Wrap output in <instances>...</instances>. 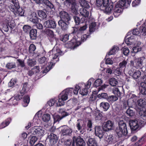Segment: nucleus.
<instances>
[{
	"label": "nucleus",
	"instance_id": "69168bd1",
	"mask_svg": "<svg viewBox=\"0 0 146 146\" xmlns=\"http://www.w3.org/2000/svg\"><path fill=\"white\" fill-rule=\"evenodd\" d=\"M116 5H118L119 6H120L121 7H125V1L124 0H120L117 3Z\"/></svg>",
	"mask_w": 146,
	"mask_h": 146
},
{
	"label": "nucleus",
	"instance_id": "bf43d9fd",
	"mask_svg": "<svg viewBox=\"0 0 146 146\" xmlns=\"http://www.w3.org/2000/svg\"><path fill=\"white\" fill-rule=\"evenodd\" d=\"M16 12L17 14L21 16H23L24 13V11L22 8H18L16 9Z\"/></svg>",
	"mask_w": 146,
	"mask_h": 146
},
{
	"label": "nucleus",
	"instance_id": "f3484780",
	"mask_svg": "<svg viewBox=\"0 0 146 146\" xmlns=\"http://www.w3.org/2000/svg\"><path fill=\"white\" fill-rule=\"evenodd\" d=\"M87 143L88 146H98L97 143L94 138L90 137Z\"/></svg>",
	"mask_w": 146,
	"mask_h": 146
},
{
	"label": "nucleus",
	"instance_id": "7c9ffc66",
	"mask_svg": "<svg viewBox=\"0 0 146 146\" xmlns=\"http://www.w3.org/2000/svg\"><path fill=\"white\" fill-rule=\"evenodd\" d=\"M40 2L41 1L43 3L51 9L52 8L54 7L53 5L48 0H40Z\"/></svg>",
	"mask_w": 146,
	"mask_h": 146
},
{
	"label": "nucleus",
	"instance_id": "dca6fc26",
	"mask_svg": "<svg viewBox=\"0 0 146 146\" xmlns=\"http://www.w3.org/2000/svg\"><path fill=\"white\" fill-rule=\"evenodd\" d=\"M62 20H60L58 22L59 25L61 27L62 29L63 30H67L68 28V23Z\"/></svg>",
	"mask_w": 146,
	"mask_h": 146
},
{
	"label": "nucleus",
	"instance_id": "052dcab7",
	"mask_svg": "<svg viewBox=\"0 0 146 146\" xmlns=\"http://www.w3.org/2000/svg\"><path fill=\"white\" fill-rule=\"evenodd\" d=\"M127 113L129 116H132L134 114V113L133 110L130 109H128L126 111Z\"/></svg>",
	"mask_w": 146,
	"mask_h": 146
},
{
	"label": "nucleus",
	"instance_id": "6ab92c4d",
	"mask_svg": "<svg viewBox=\"0 0 146 146\" xmlns=\"http://www.w3.org/2000/svg\"><path fill=\"white\" fill-rule=\"evenodd\" d=\"M37 31L36 29H31L30 32V36L32 40H35L36 39L37 36Z\"/></svg>",
	"mask_w": 146,
	"mask_h": 146
},
{
	"label": "nucleus",
	"instance_id": "f8f14e48",
	"mask_svg": "<svg viewBox=\"0 0 146 146\" xmlns=\"http://www.w3.org/2000/svg\"><path fill=\"white\" fill-rule=\"evenodd\" d=\"M62 127H64V129L62 130L60 132L62 135L70 136L69 135L72 132L71 129L65 125L63 126Z\"/></svg>",
	"mask_w": 146,
	"mask_h": 146
},
{
	"label": "nucleus",
	"instance_id": "2f4dec72",
	"mask_svg": "<svg viewBox=\"0 0 146 146\" xmlns=\"http://www.w3.org/2000/svg\"><path fill=\"white\" fill-rule=\"evenodd\" d=\"M30 101V98L28 96H25L24 98L23 102L24 103L23 104V106L24 107L27 106L28 104L29 103Z\"/></svg>",
	"mask_w": 146,
	"mask_h": 146
},
{
	"label": "nucleus",
	"instance_id": "473e14b6",
	"mask_svg": "<svg viewBox=\"0 0 146 146\" xmlns=\"http://www.w3.org/2000/svg\"><path fill=\"white\" fill-rule=\"evenodd\" d=\"M144 137H141L134 145V146H141L144 143Z\"/></svg>",
	"mask_w": 146,
	"mask_h": 146
},
{
	"label": "nucleus",
	"instance_id": "393cba45",
	"mask_svg": "<svg viewBox=\"0 0 146 146\" xmlns=\"http://www.w3.org/2000/svg\"><path fill=\"white\" fill-rule=\"evenodd\" d=\"M141 92L143 95H146V83L142 82L141 84Z\"/></svg>",
	"mask_w": 146,
	"mask_h": 146
},
{
	"label": "nucleus",
	"instance_id": "c756f323",
	"mask_svg": "<svg viewBox=\"0 0 146 146\" xmlns=\"http://www.w3.org/2000/svg\"><path fill=\"white\" fill-rule=\"evenodd\" d=\"M119 50L118 47L117 46H113L108 53V55L113 54L117 52Z\"/></svg>",
	"mask_w": 146,
	"mask_h": 146
},
{
	"label": "nucleus",
	"instance_id": "7ed1b4c3",
	"mask_svg": "<svg viewBox=\"0 0 146 146\" xmlns=\"http://www.w3.org/2000/svg\"><path fill=\"white\" fill-rule=\"evenodd\" d=\"M144 124V121L141 120L138 121L136 120H131L129 122V124L131 129L134 131L141 127L142 125Z\"/></svg>",
	"mask_w": 146,
	"mask_h": 146
},
{
	"label": "nucleus",
	"instance_id": "4d7b16f0",
	"mask_svg": "<svg viewBox=\"0 0 146 146\" xmlns=\"http://www.w3.org/2000/svg\"><path fill=\"white\" fill-rule=\"evenodd\" d=\"M38 139L37 137H31V139L30 140L29 143L31 145H33L37 141Z\"/></svg>",
	"mask_w": 146,
	"mask_h": 146
},
{
	"label": "nucleus",
	"instance_id": "864d4df0",
	"mask_svg": "<svg viewBox=\"0 0 146 146\" xmlns=\"http://www.w3.org/2000/svg\"><path fill=\"white\" fill-rule=\"evenodd\" d=\"M87 127L88 130L90 131H92V123L91 120H89L88 121L87 123Z\"/></svg>",
	"mask_w": 146,
	"mask_h": 146
},
{
	"label": "nucleus",
	"instance_id": "3c124183",
	"mask_svg": "<svg viewBox=\"0 0 146 146\" xmlns=\"http://www.w3.org/2000/svg\"><path fill=\"white\" fill-rule=\"evenodd\" d=\"M102 83V81L100 79L96 80L94 82V85L96 87L100 86Z\"/></svg>",
	"mask_w": 146,
	"mask_h": 146
},
{
	"label": "nucleus",
	"instance_id": "aec40b11",
	"mask_svg": "<svg viewBox=\"0 0 146 146\" xmlns=\"http://www.w3.org/2000/svg\"><path fill=\"white\" fill-rule=\"evenodd\" d=\"M95 133L96 136L99 137H102V132L101 127L100 126H97L95 128Z\"/></svg>",
	"mask_w": 146,
	"mask_h": 146
},
{
	"label": "nucleus",
	"instance_id": "6e6d98bb",
	"mask_svg": "<svg viewBox=\"0 0 146 146\" xmlns=\"http://www.w3.org/2000/svg\"><path fill=\"white\" fill-rule=\"evenodd\" d=\"M141 50V48L140 46H135L133 48V52L134 53H137Z\"/></svg>",
	"mask_w": 146,
	"mask_h": 146
},
{
	"label": "nucleus",
	"instance_id": "49530a36",
	"mask_svg": "<svg viewBox=\"0 0 146 146\" xmlns=\"http://www.w3.org/2000/svg\"><path fill=\"white\" fill-rule=\"evenodd\" d=\"M77 100L76 99L73 98L70 99L67 102L68 104H70L72 106H74L77 103Z\"/></svg>",
	"mask_w": 146,
	"mask_h": 146
},
{
	"label": "nucleus",
	"instance_id": "4be33fe9",
	"mask_svg": "<svg viewBox=\"0 0 146 146\" xmlns=\"http://www.w3.org/2000/svg\"><path fill=\"white\" fill-rule=\"evenodd\" d=\"M128 62V59H127L126 60H123L119 63V67L121 68V70L123 69V70L124 71L126 65L127 64Z\"/></svg>",
	"mask_w": 146,
	"mask_h": 146
},
{
	"label": "nucleus",
	"instance_id": "58836bf2",
	"mask_svg": "<svg viewBox=\"0 0 146 146\" xmlns=\"http://www.w3.org/2000/svg\"><path fill=\"white\" fill-rule=\"evenodd\" d=\"M38 15L42 19H44L47 17V15L45 12L41 10H39L38 11Z\"/></svg>",
	"mask_w": 146,
	"mask_h": 146
},
{
	"label": "nucleus",
	"instance_id": "c9c22d12",
	"mask_svg": "<svg viewBox=\"0 0 146 146\" xmlns=\"http://www.w3.org/2000/svg\"><path fill=\"white\" fill-rule=\"evenodd\" d=\"M58 137H47L46 139L48 138L50 140V142L51 145H54L58 141Z\"/></svg>",
	"mask_w": 146,
	"mask_h": 146
},
{
	"label": "nucleus",
	"instance_id": "5fc2aeb1",
	"mask_svg": "<svg viewBox=\"0 0 146 146\" xmlns=\"http://www.w3.org/2000/svg\"><path fill=\"white\" fill-rule=\"evenodd\" d=\"M124 71L123 69L121 70V68L118 67L116 69L115 72L116 75H119L121 74L122 72H124Z\"/></svg>",
	"mask_w": 146,
	"mask_h": 146
},
{
	"label": "nucleus",
	"instance_id": "39448f33",
	"mask_svg": "<svg viewBox=\"0 0 146 146\" xmlns=\"http://www.w3.org/2000/svg\"><path fill=\"white\" fill-rule=\"evenodd\" d=\"M145 59V58L143 57H141L140 58H135L134 62L133 61H130L131 65L130 66L131 67H134V62L135 64V66L137 69H139L142 67V63L143 60Z\"/></svg>",
	"mask_w": 146,
	"mask_h": 146
},
{
	"label": "nucleus",
	"instance_id": "a19ab883",
	"mask_svg": "<svg viewBox=\"0 0 146 146\" xmlns=\"http://www.w3.org/2000/svg\"><path fill=\"white\" fill-rule=\"evenodd\" d=\"M96 24L95 22H92L89 25V31L90 32L94 31L95 29Z\"/></svg>",
	"mask_w": 146,
	"mask_h": 146
},
{
	"label": "nucleus",
	"instance_id": "9d476101",
	"mask_svg": "<svg viewBox=\"0 0 146 146\" xmlns=\"http://www.w3.org/2000/svg\"><path fill=\"white\" fill-rule=\"evenodd\" d=\"M117 141L116 137H105L102 142L104 144L102 146H106L108 144L114 143Z\"/></svg>",
	"mask_w": 146,
	"mask_h": 146
},
{
	"label": "nucleus",
	"instance_id": "a18cd8bd",
	"mask_svg": "<svg viewBox=\"0 0 146 146\" xmlns=\"http://www.w3.org/2000/svg\"><path fill=\"white\" fill-rule=\"evenodd\" d=\"M118 99L117 97L112 96H109L108 98V100L109 102H113L116 101Z\"/></svg>",
	"mask_w": 146,
	"mask_h": 146
},
{
	"label": "nucleus",
	"instance_id": "09e8293b",
	"mask_svg": "<svg viewBox=\"0 0 146 146\" xmlns=\"http://www.w3.org/2000/svg\"><path fill=\"white\" fill-rule=\"evenodd\" d=\"M94 115L95 116V118L96 120L100 119L102 117V114L98 112H96L94 113Z\"/></svg>",
	"mask_w": 146,
	"mask_h": 146
},
{
	"label": "nucleus",
	"instance_id": "72a5a7b5",
	"mask_svg": "<svg viewBox=\"0 0 146 146\" xmlns=\"http://www.w3.org/2000/svg\"><path fill=\"white\" fill-rule=\"evenodd\" d=\"M8 120L6 121L5 122H3L0 125V129L3 128L7 126L9 123L10 121L11 120V119L8 118Z\"/></svg>",
	"mask_w": 146,
	"mask_h": 146
},
{
	"label": "nucleus",
	"instance_id": "680f3d73",
	"mask_svg": "<svg viewBox=\"0 0 146 146\" xmlns=\"http://www.w3.org/2000/svg\"><path fill=\"white\" fill-rule=\"evenodd\" d=\"M36 48L35 45L33 44H31L29 47V51L30 52H32L35 50Z\"/></svg>",
	"mask_w": 146,
	"mask_h": 146
},
{
	"label": "nucleus",
	"instance_id": "b1692460",
	"mask_svg": "<svg viewBox=\"0 0 146 146\" xmlns=\"http://www.w3.org/2000/svg\"><path fill=\"white\" fill-rule=\"evenodd\" d=\"M80 14L85 17H88L89 15V12L85 9L82 8L80 10Z\"/></svg>",
	"mask_w": 146,
	"mask_h": 146
},
{
	"label": "nucleus",
	"instance_id": "f257e3e1",
	"mask_svg": "<svg viewBox=\"0 0 146 146\" xmlns=\"http://www.w3.org/2000/svg\"><path fill=\"white\" fill-rule=\"evenodd\" d=\"M119 127L117 128L116 131L119 137L126 136L127 133L126 125L123 121L119 123Z\"/></svg>",
	"mask_w": 146,
	"mask_h": 146
},
{
	"label": "nucleus",
	"instance_id": "37998d69",
	"mask_svg": "<svg viewBox=\"0 0 146 146\" xmlns=\"http://www.w3.org/2000/svg\"><path fill=\"white\" fill-rule=\"evenodd\" d=\"M137 99V97L135 94H131L130 98L128 100V102L133 101V103H135L136 102Z\"/></svg>",
	"mask_w": 146,
	"mask_h": 146
},
{
	"label": "nucleus",
	"instance_id": "423d86ee",
	"mask_svg": "<svg viewBox=\"0 0 146 146\" xmlns=\"http://www.w3.org/2000/svg\"><path fill=\"white\" fill-rule=\"evenodd\" d=\"M77 40L74 38H73L70 41L68 42L65 44L66 47L68 48H74L81 44V42L78 38Z\"/></svg>",
	"mask_w": 146,
	"mask_h": 146
},
{
	"label": "nucleus",
	"instance_id": "f03ea898",
	"mask_svg": "<svg viewBox=\"0 0 146 146\" xmlns=\"http://www.w3.org/2000/svg\"><path fill=\"white\" fill-rule=\"evenodd\" d=\"M69 89H67L63 91L60 94L58 102L56 104L58 106H63L64 104V101L67 100L68 98V95L69 94L70 91Z\"/></svg>",
	"mask_w": 146,
	"mask_h": 146
},
{
	"label": "nucleus",
	"instance_id": "ddd939ff",
	"mask_svg": "<svg viewBox=\"0 0 146 146\" xmlns=\"http://www.w3.org/2000/svg\"><path fill=\"white\" fill-rule=\"evenodd\" d=\"M123 9L120 6L118 5H116L114 9L113 14L115 17H117L119 15L120 13L122 11Z\"/></svg>",
	"mask_w": 146,
	"mask_h": 146
},
{
	"label": "nucleus",
	"instance_id": "5701e85b",
	"mask_svg": "<svg viewBox=\"0 0 146 146\" xmlns=\"http://www.w3.org/2000/svg\"><path fill=\"white\" fill-rule=\"evenodd\" d=\"M100 106L101 108H103L105 111H107L110 106L109 104L106 102H101L100 104Z\"/></svg>",
	"mask_w": 146,
	"mask_h": 146
},
{
	"label": "nucleus",
	"instance_id": "603ef678",
	"mask_svg": "<svg viewBox=\"0 0 146 146\" xmlns=\"http://www.w3.org/2000/svg\"><path fill=\"white\" fill-rule=\"evenodd\" d=\"M17 82V80L16 79H12L8 83L9 86L12 87Z\"/></svg>",
	"mask_w": 146,
	"mask_h": 146
},
{
	"label": "nucleus",
	"instance_id": "de8ad7c7",
	"mask_svg": "<svg viewBox=\"0 0 146 146\" xmlns=\"http://www.w3.org/2000/svg\"><path fill=\"white\" fill-rule=\"evenodd\" d=\"M6 67L9 69L15 68L16 67V65L14 63H8L6 65Z\"/></svg>",
	"mask_w": 146,
	"mask_h": 146
},
{
	"label": "nucleus",
	"instance_id": "6e6552de",
	"mask_svg": "<svg viewBox=\"0 0 146 146\" xmlns=\"http://www.w3.org/2000/svg\"><path fill=\"white\" fill-rule=\"evenodd\" d=\"M59 16L61 18L60 20H62L68 23L71 20V18L67 12L64 11H62L60 12Z\"/></svg>",
	"mask_w": 146,
	"mask_h": 146
},
{
	"label": "nucleus",
	"instance_id": "338daca9",
	"mask_svg": "<svg viewBox=\"0 0 146 146\" xmlns=\"http://www.w3.org/2000/svg\"><path fill=\"white\" fill-rule=\"evenodd\" d=\"M123 52L124 55L127 56L129 53V51L128 48H123Z\"/></svg>",
	"mask_w": 146,
	"mask_h": 146
},
{
	"label": "nucleus",
	"instance_id": "ea45409f",
	"mask_svg": "<svg viewBox=\"0 0 146 146\" xmlns=\"http://www.w3.org/2000/svg\"><path fill=\"white\" fill-rule=\"evenodd\" d=\"M27 63L28 65L31 67H32L36 64V61L32 59H28Z\"/></svg>",
	"mask_w": 146,
	"mask_h": 146
},
{
	"label": "nucleus",
	"instance_id": "8fccbe9b",
	"mask_svg": "<svg viewBox=\"0 0 146 146\" xmlns=\"http://www.w3.org/2000/svg\"><path fill=\"white\" fill-rule=\"evenodd\" d=\"M138 105L142 107H144L145 104V101L142 99H140L137 101Z\"/></svg>",
	"mask_w": 146,
	"mask_h": 146
},
{
	"label": "nucleus",
	"instance_id": "0e129e2a",
	"mask_svg": "<svg viewBox=\"0 0 146 146\" xmlns=\"http://www.w3.org/2000/svg\"><path fill=\"white\" fill-rule=\"evenodd\" d=\"M31 29V27L28 25H25L23 27V30L26 33L29 32Z\"/></svg>",
	"mask_w": 146,
	"mask_h": 146
},
{
	"label": "nucleus",
	"instance_id": "2eb2a0df",
	"mask_svg": "<svg viewBox=\"0 0 146 146\" xmlns=\"http://www.w3.org/2000/svg\"><path fill=\"white\" fill-rule=\"evenodd\" d=\"M29 18L30 21L34 23H36L38 22V19L36 17V14L35 12H33L29 16Z\"/></svg>",
	"mask_w": 146,
	"mask_h": 146
},
{
	"label": "nucleus",
	"instance_id": "774afa93",
	"mask_svg": "<svg viewBox=\"0 0 146 146\" xmlns=\"http://www.w3.org/2000/svg\"><path fill=\"white\" fill-rule=\"evenodd\" d=\"M46 34L48 35L51 37H53L54 36L53 32L51 30H47L46 31Z\"/></svg>",
	"mask_w": 146,
	"mask_h": 146
},
{
	"label": "nucleus",
	"instance_id": "c03bdc74",
	"mask_svg": "<svg viewBox=\"0 0 146 146\" xmlns=\"http://www.w3.org/2000/svg\"><path fill=\"white\" fill-rule=\"evenodd\" d=\"M140 35L143 36L146 35V26L141 27H140Z\"/></svg>",
	"mask_w": 146,
	"mask_h": 146
},
{
	"label": "nucleus",
	"instance_id": "79ce46f5",
	"mask_svg": "<svg viewBox=\"0 0 146 146\" xmlns=\"http://www.w3.org/2000/svg\"><path fill=\"white\" fill-rule=\"evenodd\" d=\"M141 75V72L139 70L135 71V72L132 76L134 78L137 79L139 78Z\"/></svg>",
	"mask_w": 146,
	"mask_h": 146
},
{
	"label": "nucleus",
	"instance_id": "cd10ccee",
	"mask_svg": "<svg viewBox=\"0 0 146 146\" xmlns=\"http://www.w3.org/2000/svg\"><path fill=\"white\" fill-rule=\"evenodd\" d=\"M105 7V12L107 13H110L113 9V7L111 4H110L109 3L106 7Z\"/></svg>",
	"mask_w": 146,
	"mask_h": 146
},
{
	"label": "nucleus",
	"instance_id": "c85d7f7f",
	"mask_svg": "<svg viewBox=\"0 0 146 146\" xmlns=\"http://www.w3.org/2000/svg\"><path fill=\"white\" fill-rule=\"evenodd\" d=\"M43 121L46 122H48L50 119V116L48 113L44 114L42 116Z\"/></svg>",
	"mask_w": 146,
	"mask_h": 146
},
{
	"label": "nucleus",
	"instance_id": "412c9836",
	"mask_svg": "<svg viewBox=\"0 0 146 146\" xmlns=\"http://www.w3.org/2000/svg\"><path fill=\"white\" fill-rule=\"evenodd\" d=\"M22 98V96H19V95H18L15 97L11 98L10 99L9 101L11 102L12 104L14 105L16 104L17 101L20 100Z\"/></svg>",
	"mask_w": 146,
	"mask_h": 146
},
{
	"label": "nucleus",
	"instance_id": "f704fd0d",
	"mask_svg": "<svg viewBox=\"0 0 146 146\" xmlns=\"http://www.w3.org/2000/svg\"><path fill=\"white\" fill-rule=\"evenodd\" d=\"M109 83L111 86H115L117 84L118 82L116 79L112 78L110 79Z\"/></svg>",
	"mask_w": 146,
	"mask_h": 146
},
{
	"label": "nucleus",
	"instance_id": "e433bc0d",
	"mask_svg": "<svg viewBox=\"0 0 146 146\" xmlns=\"http://www.w3.org/2000/svg\"><path fill=\"white\" fill-rule=\"evenodd\" d=\"M113 93L117 97H120L121 95V93L120 92L119 89L117 88H114L112 90Z\"/></svg>",
	"mask_w": 146,
	"mask_h": 146
},
{
	"label": "nucleus",
	"instance_id": "4c0bfd02",
	"mask_svg": "<svg viewBox=\"0 0 146 146\" xmlns=\"http://www.w3.org/2000/svg\"><path fill=\"white\" fill-rule=\"evenodd\" d=\"M65 117V116H60L59 115H54L53 118L54 120V123L59 121L61 119Z\"/></svg>",
	"mask_w": 146,
	"mask_h": 146
},
{
	"label": "nucleus",
	"instance_id": "a878e982",
	"mask_svg": "<svg viewBox=\"0 0 146 146\" xmlns=\"http://www.w3.org/2000/svg\"><path fill=\"white\" fill-rule=\"evenodd\" d=\"M79 1L80 4L82 7L87 9L90 7L88 3L85 0H79Z\"/></svg>",
	"mask_w": 146,
	"mask_h": 146
},
{
	"label": "nucleus",
	"instance_id": "bb28decb",
	"mask_svg": "<svg viewBox=\"0 0 146 146\" xmlns=\"http://www.w3.org/2000/svg\"><path fill=\"white\" fill-rule=\"evenodd\" d=\"M28 90V87L27 83H25L22 89L20 91L21 96H23Z\"/></svg>",
	"mask_w": 146,
	"mask_h": 146
},
{
	"label": "nucleus",
	"instance_id": "4468645a",
	"mask_svg": "<svg viewBox=\"0 0 146 146\" xmlns=\"http://www.w3.org/2000/svg\"><path fill=\"white\" fill-rule=\"evenodd\" d=\"M109 0H96V5L98 7H106L108 3Z\"/></svg>",
	"mask_w": 146,
	"mask_h": 146
},
{
	"label": "nucleus",
	"instance_id": "e2e57ef3",
	"mask_svg": "<svg viewBox=\"0 0 146 146\" xmlns=\"http://www.w3.org/2000/svg\"><path fill=\"white\" fill-rule=\"evenodd\" d=\"M78 122L77 124V129L79 130H80L82 128V127L81 126V124L83 123V121L82 120H78Z\"/></svg>",
	"mask_w": 146,
	"mask_h": 146
},
{
	"label": "nucleus",
	"instance_id": "a211bd4d",
	"mask_svg": "<svg viewBox=\"0 0 146 146\" xmlns=\"http://www.w3.org/2000/svg\"><path fill=\"white\" fill-rule=\"evenodd\" d=\"M76 145L77 146H85L86 143L81 137H76Z\"/></svg>",
	"mask_w": 146,
	"mask_h": 146
},
{
	"label": "nucleus",
	"instance_id": "1a4fd4ad",
	"mask_svg": "<svg viewBox=\"0 0 146 146\" xmlns=\"http://www.w3.org/2000/svg\"><path fill=\"white\" fill-rule=\"evenodd\" d=\"M113 125L114 124L112 121H108L104 123L103 129L104 131H108L113 129Z\"/></svg>",
	"mask_w": 146,
	"mask_h": 146
},
{
	"label": "nucleus",
	"instance_id": "0eeeda50",
	"mask_svg": "<svg viewBox=\"0 0 146 146\" xmlns=\"http://www.w3.org/2000/svg\"><path fill=\"white\" fill-rule=\"evenodd\" d=\"M31 133L34 135L38 134V136H41L44 134V131L42 127L35 126L31 129Z\"/></svg>",
	"mask_w": 146,
	"mask_h": 146
},
{
	"label": "nucleus",
	"instance_id": "9b49d317",
	"mask_svg": "<svg viewBox=\"0 0 146 146\" xmlns=\"http://www.w3.org/2000/svg\"><path fill=\"white\" fill-rule=\"evenodd\" d=\"M44 26L47 28L54 29L56 27L55 22L52 20H48L44 23Z\"/></svg>",
	"mask_w": 146,
	"mask_h": 146
},
{
	"label": "nucleus",
	"instance_id": "20e7f679",
	"mask_svg": "<svg viewBox=\"0 0 146 146\" xmlns=\"http://www.w3.org/2000/svg\"><path fill=\"white\" fill-rule=\"evenodd\" d=\"M50 58L53 60H56L54 62H56L59 61V59L57 57L60 55H61L62 54V51L59 48L55 49L54 48L50 52Z\"/></svg>",
	"mask_w": 146,
	"mask_h": 146
},
{
	"label": "nucleus",
	"instance_id": "13d9d810",
	"mask_svg": "<svg viewBox=\"0 0 146 146\" xmlns=\"http://www.w3.org/2000/svg\"><path fill=\"white\" fill-rule=\"evenodd\" d=\"M88 93V91L86 89H82L80 91V93L82 96L86 95Z\"/></svg>",
	"mask_w": 146,
	"mask_h": 146
}]
</instances>
